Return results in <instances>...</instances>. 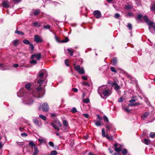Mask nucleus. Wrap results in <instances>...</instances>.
<instances>
[{"label": "nucleus", "mask_w": 155, "mask_h": 155, "mask_svg": "<svg viewBox=\"0 0 155 155\" xmlns=\"http://www.w3.org/2000/svg\"><path fill=\"white\" fill-rule=\"evenodd\" d=\"M39 150L36 146H35L34 148V152L33 155H37L38 153Z\"/></svg>", "instance_id": "18"}, {"label": "nucleus", "mask_w": 155, "mask_h": 155, "mask_svg": "<svg viewBox=\"0 0 155 155\" xmlns=\"http://www.w3.org/2000/svg\"><path fill=\"white\" fill-rule=\"evenodd\" d=\"M120 17V15L118 13H116L114 17L115 18H118Z\"/></svg>", "instance_id": "54"}, {"label": "nucleus", "mask_w": 155, "mask_h": 155, "mask_svg": "<svg viewBox=\"0 0 155 155\" xmlns=\"http://www.w3.org/2000/svg\"><path fill=\"white\" fill-rule=\"evenodd\" d=\"M155 137V134L153 132H151L150 134V137L151 138H154Z\"/></svg>", "instance_id": "37"}, {"label": "nucleus", "mask_w": 155, "mask_h": 155, "mask_svg": "<svg viewBox=\"0 0 155 155\" xmlns=\"http://www.w3.org/2000/svg\"><path fill=\"white\" fill-rule=\"evenodd\" d=\"M69 41L68 38H67L66 37L64 40L61 41V43H65V42H68Z\"/></svg>", "instance_id": "31"}, {"label": "nucleus", "mask_w": 155, "mask_h": 155, "mask_svg": "<svg viewBox=\"0 0 155 155\" xmlns=\"http://www.w3.org/2000/svg\"><path fill=\"white\" fill-rule=\"evenodd\" d=\"M44 80H40L38 81L37 83H38L40 85H41L43 83V82L45 81Z\"/></svg>", "instance_id": "41"}, {"label": "nucleus", "mask_w": 155, "mask_h": 155, "mask_svg": "<svg viewBox=\"0 0 155 155\" xmlns=\"http://www.w3.org/2000/svg\"><path fill=\"white\" fill-rule=\"evenodd\" d=\"M57 154V152L55 150H53L51 152L50 155H56Z\"/></svg>", "instance_id": "40"}, {"label": "nucleus", "mask_w": 155, "mask_h": 155, "mask_svg": "<svg viewBox=\"0 0 155 155\" xmlns=\"http://www.w3.org/2000/svg\"><path fill=\"white\" fill-rule=\"evenodd\" d=\"M55 39L58 42H61V41H60V40L57 37L56 35L55 36Z\"/></svg>", "instance_id": "57"}, {"label": "nucleus", "mask_w": 155, "mask_h": 155, "mask_svg": "<svg viewBox=\"0 0 155 155\" xmlns=\"http://www.w3.org/2000/svg\"><path fill=\"white\" fill-rule=\"evenodd\" d=\"M47 74L46 71L45 70H43L40 71L39 72V77L40 78H41L43 77L44 75L45 74Z\"/></svg>", "instance_id": "14"}, {"label": "nucleus", "mask_w": 155, "mask_h": 155, "mask_svg": "<svg viewBox=\"0 0 155 155\" xmlns=\"http://www.w3.org/2000/svg\"><path fill=\"white\" fill-rule=\"evenodd\" d=\"M33 122L34 123L36 124L37 125H38L39 123L38 120L37 119H35L33 120Z\"/></svg>", "instance_id": "42"}, {"label": "nucleus", "mask_w": 155, "mask_h": 155, "mask_svg": "<svg viewBox=\"0 0 155 155\" xmlns=\"http://www.w3.org/2000/svg\"><path fill=\"white\" fill-rule=\"evenodd\" d=\"M2 6L3 7L7 8L9 7V2L7 1H4L2 3Z\"/></svg>", "instance_id": "16"}, {"label": "nucleus", "mask_w": 155, "mask_h": 155, "mask_svg": "<svg viewBox=\"0 0 155 155\" xmlns=\"http://www.w3.org/2000/svg\"><path fill=\"white\" fill-rule=\"evenodd\" d=\"M117 62V59L116 58H114L112 60V64L113 65H115Z\"/></svg>", "instance_id": "28"}, {"label": "nucleus", "mask_w": 155, "mask_h": 155, "mask_svg": "<svg viewBox=\"0 0 155 155\" xmlns=\"http://www.w3.org/2000/svg\"><path fill=\"white\" fill-rule=\"evenodd\" d=\"M110 69L114 73H116L117 71H116L115 69V68L114 67H110Z\"/></svg>", "instance_id": "51"}, {"label": "nucleus", "mask_w": 155, "mask_h": 155, "mask_svg": "<svg viewBox=\"0 0 155 155\" xmlns=\"http://www.w3.org/2000/svg\"><path fill=\"white\" fill-rule=\"evenodd\" d=\"M68 60L67 59H66L65 60V64L67 66H69V65L68 64Z\"/></svg>", "instance_id": "60"}, {"label": "nucleus", "mask_w": 155, "mask_h": 155, "mask_svg": "<svg viewBox=\"0 0 155 155\" xmlns=\"http://www.w3.org/2000/svg\"><path fill=\"white\" fill-rule=\"evenodd\" d=\"M19 41L18 39H16L12 41L13 45L15 46H16L18 44Z\"/></svg>", "instance_id": "24"}, {"label": "nucleus", "mask_w": 155, "mask_h": 155, "mask_svg": "<svg viewBox=\"0 0 155 155\" xmlns=\"http://www.w3.org/2000/svg\"><path fill=\"white\" fill-rule=\"evenodd\" d=\"M33 25L34 26L36 27H40L41 25L40 23H38L37 22H33Z\"/></svg>", "instance_id": "26"}, {"label": "nucleus", "mask_w": 155, "mask_h": 155, "mask_svg": "<svg viewBox=\"0 0 155 155\" xmlns=\"http://www.w3.org/2000/svg\"><path fill=\"white\" fill-rule=\"evenodd\" d=\"M135 100L132 99L129 101L130 104H128L129 106H135L138 105H140L141 104L139 102L135 103Z\"/></svg>", "instance_id": "8"}, {"label": "nucleus", "mask_w": 155, "mask_h": 155, "mask_svg": "<svg viewBox=\"0 0 155 155\" xmlns=\"http://www.w3.org/2000/svg\"><path fill=\"white\" fill-rule=\"evenodd\" d=\"M40 108L44 112H47L49 110L48 106L46 103H45L41 106H40L39 108V110H40Z\"/></svg>", "instance_id": "5"}, {"label": "nucleus", "mask_w": 155, "mask_h": 155, "mask_svg": "<svg viewBox=\"0 0 155 155\" xmlns=\"http://www.w3.org/2000/svg\"><path fill=\"white\" fill-rule=\"evenodd\" d=\"M108 83L111 84L112 86H114L115 90L116 91H117L120 88V86L118 85L116 83L109 82Z\"/></svg>", "instance_id": "11"}, {"label": "nucleus", "mask_w": 155, "mask_h": 155, "mask_svg": "<svg viewBox=\"0 0 155 155\" xmlns=\"http://www.w3.org/2000/svg\"><path fill=\"white\" fill-rule=\"evenodd\" d=\"M97 91L101 96L103 94L105 96H108L111 94L110 89L106 85L100 87Z\"/></svg>", "instance_id": "2"}, {"label": "nucleus", "mask_w": 155, "mask_h": 155, "mask_svg": "<svg viewBox=\"0 0 155 155\" xmlns=\"http://www.w3.org/2000/svg\"><path fill=\"white\" fill-rule=\"evenodd\" d=\"M81 84L84 85H85L86 86H89V84L87 82H83L81 83Z\"/></svg>", "instance_id": "50"}, {"label": "nucleus", "mask_w": 155, "mask_h": 155, "mask_svg": "<svg viewBox=\"0 0 155 155\" xmlns=\"http://www.w3.org/2000/svg\"><path fill=\"white\" fill-rule=\"evenodd\" d=\"M42 90L40 87H38L36 89L34 90L32 94H25V96H21L25 97L23 101L24 103L26 104L30 105L33 103V97H34L37 98L42 97L43 94H42ZM21 97V96H19Z\"/></svg>", "instance_id": "1"}, {"label": "nucleus", "mask_w": 155, "mask_h": 155, "mask_svg": "<svg viewBox=\"0 0 155 155\" xmlns=\"http://www.w3.org/2000/svg\"><path fill=\"white\" fill-rule=\"evenodd\" d=\"M15 33L19 35H24V33L23 32H21L19 31L16 30L15 31Z\"/></svg>", "instance_id": "30"}, {"label": "nucleus", "mask_w": 155, "mask_h": 155, "mask_svg": "<svg viewBox=\"0 0 155 155\" xmlns=\"http://www.w3.org/2000/svg\"><path fill=\"white\" fill-rule=\"evenodd\" d=\"M67 50L68 52L70 54V55L71 56H72L73 55V51L72 49H68Z\"/></svg>", "instance_id": "35"}, {"label": "nucleus", "mask_w": 155, "mask_h": 155, "mask_svg": "<svg viewBox=\"0 0 155 155\" xmlns=\"http://www.w3.org/2000/svg\"><path fill=\"white\" fill-rule=\"evenodd\" d=\"M37 61L36 60H32L30 61V63L31 64H35L36 63Z\"/></svg>", "instance_id": "55"}, {"label": "nucleus", "mask_w": 155, "mask_h": 155, "mask_svg": "<svg viewBox=\"0 0 155 155\" xmlns=\"http://www.w3.org/2000/svg\"><path fill=\"white\" fill-rule=\"evenodd\" d=\"M95 124L97 126H100L101 125V124L100 121H97L95 123Z\"/></svg>", "instance_id": "49"}, {"label": "nucleus", "mask_w": 155, "mask_h": 155, "mask_svg": "<svg viewBox=\"0 0 155 155\" xmlns=\"http://www.w3.org/2000/svg\"><path fill=\"white\" fill-rule=\"evenodd\" d=\"M63 124L64 126L67 127L68 126V121L66 120H64L63 121Z\"/></svg>", "instance_id": "36"}, {"label": "nucleus", "mask_w": 155, "mask_h": 155, "mask_svg": "<svg viewBox=\"0 0 155 155\" xmlns=\"http://www.w3.org/2000/svg\"><path fill=\"white\" fill-rule=\"evenodd\" d=\"M148 24L150 26L149 27V29H150L152 27L154 30H155V23H154L150 21L148 22Z\"/></svg>", "instance_id": "12"}, {"label": "nucleus", "mask_w": 155, "mask_h": 155, "mask_svg": "<svg viewBox=\"0 0 155 155\" xmlns=\"http://www.w3.org/2000/svg\"><path fill=\"white\" fill-rule=\"evenodd\" d=\"M5 66L3 64L0 63V69L2 70H4V69H2L3 68L5 67Z\"/></svg>", "instance_id": "44"}, {"label": "nucleus", "mask_w": 155, "mask_h": 155, "mask_svg": "<svg viewBox=\"0 0 155 155\" xmlns=\"http://www.w3.org/2000/svg\"><path fill=\"white\" fill-rule=\"evenodd\" d=\"M23 42L24 44L26 45L29 44L30 43L29 41L28 40L26 39L24 40H23Z\"/></svg>", "instance_id": "39"}, {"label": "nucleus", "mask_w": 155, "mask_h": 155, "mask_svg": "<svg viewBox=\"0 0 155 155\" xmlns=\"http://www.w3.org/2000/svg\"><path fill=\"white\" fill-rule=\"evenodd\" d=\"M72 91H73L74 92H77L78 91V90L77 88H74L72 89Z\"/></svg>", "instance_id": "62"}, {"label": "nucleus", "mask_w": 155, "mask_h": 155, "mask_svg": "<svg viewBox=\"0 0 155 155\" xmlns=\"http://www.w3.org/2000/svg\"><path fill=\"white\" fill-rule=\"evenodd\" d=\"M93 15L96 18L98 19L100 18L101 16V12L98 10H96L94 11L93 13Z\"/></svg>", "instance_id": "10"}, {"label": "nucleus", "mask_w": 155, "mask_h": 155, "mask_svg": "<svg viewBox=\"0 0 155 155\" xmlns=\"http://www.w3.org/2000/svg\"><path fill=\"white\" fill-rule=\"evenodd\" d=\"M38 140L41 143H45L46 141V139L44 137L38 138Z\"/></svg>", "instance_id": "17"}, {"label": "nucleus", "mask_w": 155, "mask_h": 155, "mask_svg": "<svg viewBox=\"0 0 155 155\" xmlns=\"http://www.w3.org/2000/svg\"><path fill=\"white\" fill-rule=\"evenodd\" d=\"M126 76L127 78H130L131 79H134L133 78H132V77L130 75L128 74H127L126 75Z\"/></svg>", "instance_id": "58"}, {"label": "nucleus", "mask_w": 155, "mask_h": 155, "mask_svg": "<svg viewBox=\"0 0 155 155\" xmlns=\"http://www.w3.org/2000/svg\"><path fill=\"white\" fill-rule=\"evenodd\" d=\"M97 118L99 119L100 121H101L102 119V118L101 117L98 115H97Z\"/></svg>", "instance_id": "63"}, {"label": "nucleus", "mask_w": 155, "mask_h": 155, "mask_svg": "<svg viewBox=\"0 0 155 155\" xmlns=\"http://www.w3.org/2000/svg\"><path fill=\"white\" fill-rule=\"evenodd\" d=\"M39 117L41 118L42 119L44 120H46V118L45 116L42 114H40L39 115Z\"/></svg>", "instance_id": "34"}, {"label": "nucleus", "mask_w": 155, "mask_h": 155, "mask_svg": "<svg viewBox=\"0 0 155 155\" xmlns=\"http://www.w3.org/2000/svg\"><path fill=\"white\" fill-rule=\"evenodd\" d=\"M35 57L38 60H40L41 58V54L40 53H38L36 54H32L31 56L32 58H34Z\"/></svg>", "instance_id": "13"}, {"label": "nucleus", "mask_w": 155, "mask_h": 155, "mask_svg": "<svg viewBox=\"0 0 155 155\" xmlns=\"http://www.w3.org/2000/svg\"><path fill=\"white\" fill-rule=\"evenodd\" d=\"M25 88L27 89V90H25L24 89H21L18 91V93L17 94L18 96H25L26 95L25 94H31L30 92H31V91H30V84L29 83H27L25 86Z\"/></svg>", "instance_id": "3"}, {"label": "nucleus", "mask_w": 155, "mask_h": 155, "mask_svg": "<svg viewBox=\"0 0 155 155\" xmlns=\"http://www.w3.org/2000/svg\"><path fill=\"white\" fill-rule=\"evenodd\" d=\"M29 48L31 49V51L32 52L34 49L33 45L31 44H29Z\"/></svg>", "instance_id": "29"}, {"label": "nucleus", "mask_w": 155, "mask_h": 155, "mask_svg": "<svg viewBox=\"0 0 155 155\" xmlns=\"http://www.w3.org/2000/svg\"><path fill=\"white\" fill-rule=\"evenodd\" d=\"M123 110H124L125 111L127 112H129V110H128V109L127 108V107H124L123 109Z\"/></svg>", "instance_id": "56"}, {"label": "nucleus", "mask_w": 155, "mask_h": 155, "mask_svg": "<svg viewBox=\"0 0 155 155\" xmlns=\"http://www.w3.org/2000/svg\"><path fill=\"white\" fill-rule=\"evenodd\" d=\"M106 128L107 129V130H106V131L107 132L108 131L110 130L112 128V125L111 124H107Z\"/></svg>", "instance_id": "19"}, {"label": "nucleus", "mask_w": 155, "mask_h": 155, "mask_svg": "<svg viewBox=\"0 0 155 155\" xmlns=\"http://www.w3.org/2000/svg\"><path fill=\"white\" fill-rule=\"evenodd\" d=\"M150 140L147 139H145L144 140V143L147 144L149 145L150 144Z\"/></svg>", "instance_id": "25"}, {"label": "nucleus", "mask_w": 155, "mask_h": 155, "mask_svg": "<svg viewBox=\"0 0 155 155\" xmlns=\"http://www.w3.org/2000/svg\"><path fill=\"white\" fill-rule=\"evenodd\" d=\"M127 152V150L126 149H124L122 150V153L123 155H126Z\"/></svg>", "instance_id": "33"}, {"label": "nucleus", "mask_w": 155, "mask_h": 155, "mask_svg": "<svg viewBox=\"0 0 155 155\" xmlns=\"http://www.w3.org/2000/svg\"><path fill=\"white\" fill-rule=\"evenodd\" d=\"M34 41H35L36 43H38L43 42V40L41 36L38 35H36L35 36Z\"/></svg>", "instance_id": "9"}, {"label": "nucleus", "mask_w": 155, "mask_h": 155, "mask_svg": "<svg viewBox=\"0 0 155 155\" xmlns=\"http://www.w3.org/2000/svg\"><path fill=\"white\" fill-rule=\"evenodd\" d=\"M103 118L105 121H106L107 122H109L108 119L106 116H104Z\"/></svg>", "instance_id": "48"}, {"label": "nucleus", "mask_w": 155, "mask_h": 155, "mask_svg": "<svg viewBox=\"0 0 155 155\" xmlns=\"http://www.w3.org/2000/svg\"><path fill=\"white\" fill-rule=\"evenodd\" d=\"M29 145L31 147V148H33V147L34 148L35 146H36L35 145L32 141H29Z\"/></svg>", "instance_id": "22"}, {"label": "nucleus", "mask_w": 155, "mask_h": 155, "mask_svg": "<svg viewBox=\"0 0 155 155\" xmlns=\"http://www.w3.org/2000/svg\"><path fill=\"white\" fill-rule=\"evenodd\" d=\"M83 101L85 103H87L90 102V101L89 98H86L84 99Z\"/></svg>", "instance_id": "47"}, {"label": "nucleus", "mask_w": 155, "mask_h": 155, "mask_svg": "<svg viewBox=\"0 0 155 155\" xmlns=\"http://www.w3.org/2000/svg\"><path fill=\"white\" fill-rule=\"evenodd\" d=\"M44 28L45 29H49L50 28V26L49 25H44Z\"/></svg>", "instance_id": "46"}, {"label": "nucleus", "mask_w": 155, "mask_h": 155, "mask_svg": "<svg viewBox=\"0 0 155 155\" xmlns=\"http://www.w3.org/2000/svg\"><path fill=\"white\" fill-rule=\"evenodd\" d=\"M143 20L144 21L148 24V22H150V21L148 19V18L147 16H145L143 18Z\"/></svg>", "instance_id": "27"}, {"label": "nucleus", "mask_w": 155, "mask_h": 155, "mask_svg": "<svg viewBox=\"0 0 155 155\" xmlns=\"http://www.w3.org/2000/svg\"><path fill=\"white\" fill-rule=\"evenodd\" d=\"M142 17L143 16L139 14L138 15L137 17H135V18L136 19H138L141 20Z\"/></svg>", "instance_id": "32"}, {"label": "nucleus", "mask_w": 155, "mask_h": 155, "mask_svg": "<svg viewBox=\"0 0 155 155\" xmlns=\"http://www.w3.org/2000/svg\"><path fill=\"white\" fill-rule=\"evenodd\" d=\"M74 69L79 74H84L85 73L84 68L82 67H81L80 66L78 65L76 66H74Z\"/></svg>", "instance_id": "4"}, {"label": "nucleus", "mask_w": 155, "mask_h": 155, "mask_svg": "<svg viewBox=\"0 0 155 155\" xmlns=\"http://www.w3.org/2000/svg\"><path fill=\"white\" fill-rule=\"evenodd\" d=\"M40 11L39 10H35L32 12L33 14L34 15H37L39 14Z\"/></svg>", "instance_id": "21"}, {"label": "nucleus", "mask_w": 155, "mask_h": 155, "mask_svg": "<svg viewBox=\"0 0 155 155\" xmlns=\"http://www.w3.org/2000/svg\"><path fill=\"white\" fill-rule=\"evenodd\" d=\"M149 115V114L147 112H146L143 114L141 116V118L142 120H144L146 119L148 116Z\"/></svg>", "instance_id": "15"}, {"label": "nucleus", "mask_w": 155, "mask_h": 155, "mask_svg": "<svg viewBox=\"0 0 155 155\" xmlns=\"http://www.w3.org/2000/svg\"><path fill=\"white\" fill-rule=\"evenodd\" d=\"M51 125L52 126V127L55 129L56 130L58 131H59V128H58V127L56 125L54 122H53L51 123Z\"/></svg>", "instance_id": "20"}, {"label": "nucleus", "mask_w": 155, "mask_h": 155, "mask_svg": "<svg viewBox=\"0 0 155 155\" xmlns=\"http://www.w3.org/2000/svg\"><path fill=\"white\" fill-rule=\"evenodd\" d=\"M83 114L85 117H86L87 118H88L89 115L88 114Z\"/></svg>", "instance_id": "64"}, {"label": "nucleus", "mask_w": 155, "mask_h": 155, "mask_svg": "<svg viewBox=\"0 0 155 155\" xmlns=\"http://www.w3.org/2000/svg\"><path fill=\"white\" fill-rule=\"evenodd\" d=\"M102 135L103 137H106V138L109 140H112L113 139L114 137L111 136L110 137L107 134L105 135V131L104 128H103L102 130Z\"/></svg>", "instance_id": "6"}, {"label": "nucleus", "mask_w": 155, "mask_h": 155, "mask_svg": "<svg viewBox=\"0 0 155 155\" xmlns=\"http://www.w3.org/2000/svg\"><path fill=\"white\" fill-rule=\"evenodd\" d=\"M127 15L129 17H131L133 16V14L132 12H128L127 14Z\"/></svg>", "instance_id": "53"}, {"label": "nucleus", "mask_w": 155, "mask_h": 155, "mask_svg": "<svg viewBox=\"0 0 155 155\" xmlns=\"http://www.w3.org/2000/svg\"><path fill=\"white\" fill-rule=\"evenodd\" d=\"M49 144L51 147H54V143L51 141H50L49 142Z\"/></svg>", "instance_id": "52"}, {"label": "nucleus", "mask_w": 155, "mask_h": 155, "mask_svg": "<svg viewBox=\"0 0 155 155\" xmlns=\"http://www.w3.org/2000/svg\"><path fill=\"white\" fill-rule=\"evenodd\" d=\"M82 78L84 80H87V79L86 77L85 76H82Z\"/></svg>", "instance_id": "59"}, {"label": "nucleus", "mask_w": 155, "mask_h": 155, "mask_svg": "<svg viewBox=\"0 0 155 155\" xmlns=\"http://www.w3.org/2000/svg\"><path fill=\"white\" fill-rule=\"evenodd\" d=\"M56 122H58V125L59 127H61L62 126V125L61 123L58 120H57Z\"/></svg>", "instance_id": "61"}, {"label": "nucleus", "mask_w": 155, "mask_h": 155, "mask_svg": "<svg viewBox=\"0 0 155 155\" xmlns=\"http://www.w3.org/2000/svg\"><path fill=\"white\" fill-rule=\"evenodd\" d=\"M123 145L116 143L114 145V150L117 152H119L122 149Z\"/></svg>", "instance_id": "7"}, {"label": "nucleus", "mask_w": 155, "mask_h": 155, "mask_svg": "<svg viewBox=\"0 0 155 155\" xmlns=\"http://www.w3.org/2000/svg\"><path fill=\"white\" fill-rule=\"evenodd\" d=\"M133 6L132 5H127L125 6L124 8L126 10H128L132 8Z\"/></svg>", "instance_id": "23"}, {"label": "nucleus", "mask_w": 155, "mask_h": 155, "mask_svg": "<svg viewBox=\"0 0 155 155\" xmlns=\"http://www.w3.org/2000/svg\"><path fill=\"white\" fill-rule=\"evenodd\" d=\"M127 28H129L130 30L132 29V25L130 23H129L127 24Z\"/></svg>", "instance_id": "45"}, {"label": "nucleus", "mask_w": 155, "mask_h": 155, "mask_svg": "<svg viewBox=\"0 0 155 155\" xmlns=\"http://www.w3.org/2000/svg\"><path fill=\"white\" fill-rule=\"evenodd\" d=\"M151 10L155 12V4H153L150 8Z\"/></svg>", "instance_id": "38"}, {"label": "nucleus", "mask_w": 155, "mask_h": 155, "mask_svg": "<svg viewBox=\"0 0 155 155\" xmlns=\"http://www.w3.org/2000/svg\"><path fill=\"white\" fill-rule=\"evenodd\" d=\"M71 111L73 113H74L76 112H77V110L76 108L73 107L72 109H71Z\"/></svg>", "instance_id": "43"}]
</instances>
